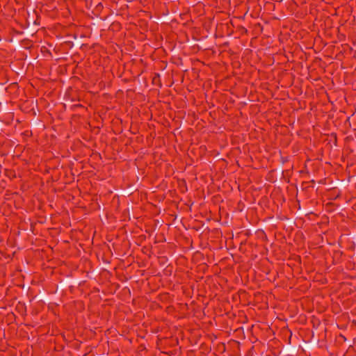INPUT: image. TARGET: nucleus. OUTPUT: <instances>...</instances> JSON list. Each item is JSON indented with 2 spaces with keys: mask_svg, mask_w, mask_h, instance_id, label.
Masks as SVG:
<instances>
[{
  "mask_svg": "<svg viewBox=\"0 0 356 356\" xmlns=\"http://www.w3.org/2000/svg\"><path fill=\"white\" fill-rule=\"evenodd\" d=\"M103 8H104L103 4H102V3H99L96 6V7H95V11L99 13L102 12V10H103Z\"/></svg>",
  "mask_w": 356,
  "mask_h": 356,
  "instance_id": "1",
  "label": "nucleus"
},
{
  "mask_svg": "<svg viewBox=\"0 0 356 356\" xmlns=\"http://www.w3.org/2000/svg\"><path fill=\"white\" fill-rule=\"evenodd\" d=\"M155 79L159 80V74H156L155 76H154L153 80H152L153 83L155 82Z\"/></svg>",
  "mask_w": 356,
  "mask_h": 356,
  "instance_id": "2",
  "label": "nucleus"
}]
</instances>
